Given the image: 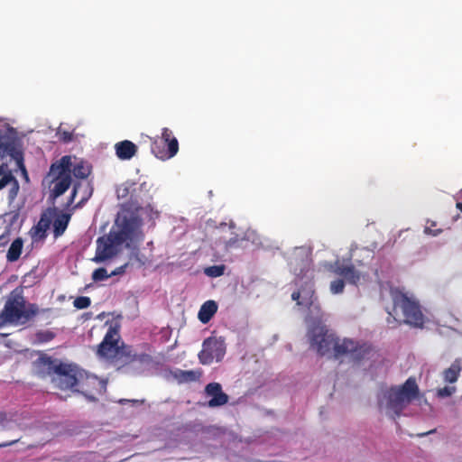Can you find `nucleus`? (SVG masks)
Segmentation results:
<instances>
[{"mask_svg": "<svg viewBox=\"0 0 462 462\" xmlns=\"http://www.w3.org/2000/svg\"><path fill=\"white\" fill-rule=\"evenodd\" d=\"M376 400L379 411L392 420L399 418L402 411L414 401L419 405L428 404L414 377L408 378L402 384L382 387Z\"/></svg>", "mask_w": 462, "mask_h": 462, "instance_id": "obj_1", "label": "nucleus"}, {"mask_svg": "<svg viewBox=\"0 0 462 462\" xmlns=\"http://www.w3.org/2000/svg\"><path fill=\"white\" fill-rule=\"evenodd\" d=\"M92 167L88 162L77 159L73 162L71 156H62L51 163L46 176L49 181L50 197L55 199L63 195L72 185V174L76 179L84 180L90 175Z\"/></svg>", "mask_w": 462, "mask_h": 462, "instance_id": "obj_2", "label": "nucleus"}, {"mask_svg": "<svg viewBox=\"0 0 462 462\" xmlns=\"http://www.w3.org/2000/svg\"><path fill=\"white\" fill-rule=\"evenodd\" d=\"M50 368L55 374L52 382L60 389H72L83 393L90 401H95L96 397L88 393V387H94L99 393L106 391L105 381L98 380L96 376H88L76 365L60 363L51 365Z\"/></svg>", "mask_w": 462, "mask_h": 462, "instance_id": "obj_3", "label": "nucleus"}, {"mask_svg": "<svg viewBox=\"0 0 462 462\" xmlns=\"http://www.w3.org/2000/svg\"><path fill=\"white\" fill-rule=\"evenodd\" d=\"M382 300L389 315L387 318L389 324L392 322L391 319L398 321V318L402 315L404 323L416 328L423 326L424 315L419 301L413 296L402 291H385L382 294Z\"/></svg>", "mask_w": 462, "mask_h": 462, "instance_id": "obj_4", "label": "nucleus"}, {"mask_svg": "<svg viewBox=\"0 0 462 462\" xmlns=\"http://www.w3.org/2000/svg\"><path fill=\"white\" fill-rule=\"evenodd\" d=\"M106 325H108L109 328L103 341L98 345L97 352L100 357L124 364H129L134 361H139L141 363H148L151 361L150 356L146 354H136L134 352L132 346H125L123 343L119 346V329L121 327L119 321H106Z\"/></svg>", "mask_w": 462, "mask_h": 462, "instance_id": "obj_5", "label": "nucleus"}, {"mask_svg": "<svg viewBox=\"0 0 462 462\" xmlns=\"http://www.w3.org/2000/svg\"><path fill=\"white\" fill-rule=\"evenodd\" d=\"M41 312L35 304L28 303L22 295L12 292L0 314V319L4 323L20 326L26 324Z\"/></svg>", "mask_w": 462, "mask_h": 462, "instance_id": "obj_6", "label": "nucleus"}, {"mask_svg": "<svg viewBox=\"0 0 462 462\" xmlns=\"http://www.w3.org/2000/svg\"><path fill=\"white\" fill-rule=\"evenodd\" d=\"M325 320L324 316H317L308 323L307 337L310 347L321 356L334 352L337 341V337L323 325Z\"/></svg>", "mask_w": 462, "mask_h": 462, "instance_id": "obj_7", "label": "nucleus"}, {"mask_svg": "<svg viewBox=\"0 0 462 462\" xmlns=\"http://www.w3.org/2000/svg\"><path fill=\"white\" fill-rule=\"evenodd\" d=\"M150 189L151 186L145 181L141 184L125 181L117 187L116 195L120 199L128 198L125 204L128 210L139 212L143 205H149L152 199Z\"/></svg>", "mask_w": 462, "mask_h": 462, "instance_id": "obj_8", "label": "nucleus"}, {"mask_svg": "<svg viewBox=\"0 0 462 462\" xmlns=\"http://www.w3.org/2000/svg\"><path fill=\"white\" fill-rule=\"evenodd\" d=\"M325 267L338 277L331 282L330 289H344L346 283L356 286L360 280V273L353 264H345L340 260H336L334 263H326Z\"/></svg>", "mask_w": 462, "mask_h": 462, "instance_id": "obj_9", "label": "nucleus"}, {"mask_svg": "<svg viewBox=\"0 0 462 462\" xmlns=\"http://www.w3.org/2000/svg\"><path fill=\"white\" fill-rule=\"evenodd\" d=\"M291 271L298 279L313 278L311 253L305 247L295 248L289 257Z\"/></svg>", "mask_w": 462, "mask_h": 462, "instance_id": "obj_10", "label": "nucleus"}, {"mask_svg": "<svg viewBox=\"0 0 462 462\" xmlns=\"http://www.w3.org/2000/svg\"><path fill=\"white\" fill-rule=\"evenodd\" d=\"M151 151L160 160L165 161L174 157L179 152V142L171 130L162 128L161 137L153 139Z\"/></svg>", "mask_w": 462, "mask_h": 462, "instance_id": "obj_11", "label": "nucleus"}, {"mask_svg": "<svg viewBox=\"0 0 462 462\" xmlns=\"http://www.w3.org/2000/svg\"><path fill=\"white\" fill-rule=\"evenodd\" d=\"M226 354V344L221 337H210L202 344V349L199 353V360L202 365H210L213 361L219 362Z\"/></svg>", "mask_w": 462, "mask_h": 462, "instance_id": "obj_12", "label": "nucleus"}, {"mask_svg": "<svg viewBox=\"0 0 462 462\" xmlns=\"http://www.w3.org/2000/svg\"><path fill=\"white\" fill-rule=\"evenodd\" d=\"M115 238L114 229H111L107 235L97 239V249L93 261L101 263L114 257L118 253L123 243Z\"/></svg>", "mask_w": 462, "mask_h": 462, "instance_id": "obj_13", "label": "nucleus"}, {"mask_svg": "<svg viewBox=\"0 0 462 462\" xmlns=\"http://www.w3.org/2000/svg\"><path fill=\"white\" fill-rule=\"evenodd\" d=\"M291 298L296 301L299 310H309V315L306 318L307 323L312 321L314 317L324 316L320 311L319 304L316 302L314 291H293Z\"/></svg>", "mask_w": 462, "mask_h": 462, "instance_id": "obj_14", "label": "nucleus"}, {"mask_svg": "<svg viewBox=\"0 0 462 462\" xmlns=\"http://www.w3.org/2000/svg\"><path fill=\"white\" fill-rule=\"evenodd\" d=\"M364 354L365 349L357 341L346 337H337L334 348V356L336 358L349 356L353 360H359L363 357Z\"/></svg>", "mask_w": 462, "mask_h": 462, "instance_id": "obj_15", "label": "nucleus"}, {"mask_svg": "<svg viewBox=\"0 0 462 462\" xmlns=\"http://www.w3.org/2000/svg\"><path fill=\"white\" fill-rule=\"evenodd\" d=\"M116 221L118 224V229H114V235L116 236V240L121 241L123 244L128 240H132L135 235V232L138 228V220L136 217H124L120 220Z\"/></svg>", "mask_w": 462, "mask_h": 462, "instance_id": "obj_16", "label": "nucleus"}, {"mask_svg": "<svg viewBox=\"0 0 462 462\" xmlns=\"http://www.w3.org/2000/svg\"><path fill=\"white\" fill-rule=\"evenodd\" d=\"M51 225V217L50 214L42 213L40 220L29 231L32 243L43 242L48 236V229Z\"/></svg>", "mask_w": 462, "mask_h": 462, "instance_id": "obj_17", "label": "nucleus"}, {"mask_svg": "<svg viewBox=\"0 0 462 462\" xmlns=\"http://www.w3.org/2000/svg\"><path fill=\"white\" fill-rule=\"evenodd\" d=\"M205 393L210 397L208 407L215 408L226 404L228 402V396L222 391V386L218 383H210L205 388Z\"/></svg>", "mask_w": 462, "mask_h": 462, "instance_id": "obj_18", "label": "nucleus"}, {"mask_svg": "<svg viewBox=\"0 0 462 462\" xmlns=\"http://www.w3.org/2000/svg\"><path fill=\"white\" fill-rule=\"evenodd\" d=\"M116 156L123 161L132 159L137 152V146L129 140L118 142L115 144Z\"/></svg>", "mask_w": 462, "mask_h": 462, "instance_id": "obj_19", "label": "nucleus"}, {"mask_svg": "<svg viewBox=\"0 0 462 462\" xmlns=\"http://www.w3.org/2000/svg\"><path fill=\"white\" fill-rule=\"evenodd\" d=\"M70 217L71 215L69 213H60L56 217L53 222L51 221L54 238H58L64 234L69 226Z\"/></svg>", "mask_w": 462, "mask_h": 462, "instance_id": "obj_20", "label": "nucleus"}, {"mask_svg": "<svg viewBox=\"0 0 462 462\" xmlns=\"http://www.w3.org/2000/svg\"><path fill=\"white\" fill-rule=\"evenodd\" d=\"M462 369L460 359H456L451 365L445 369L442 373L443 380L445 383H454L457 381Z\"/></svg>", "mask_w": 462, "mask_h": 462, "instance_id": "obj_21", "label": "nucleus"}, {"mask_svg": "<svg viewBox=\"0 0 462 462\" xmlns=\"http://www.w3.org/2000/svg\"><path fill=\"white\" fill-rule=\"evenodd\" d=\"M217 305L214 300L206 301L200 308L199 311V320L206 324L208 323L213 315L217 312Z\"/></svg>", "mask_w": 462, "mask_h": 462, "instance_id": "obj_22", "label": "nucleus"}, {"mask_svg": "<svg viewBox=\"0 0 462 462\" xmlns=\"http://www.w3.org/2000/svg\"><path fill=\"white\" fill-rule=\"evenodd\" d=\"M23 246V240L21 237L14 239L7 251V261L11 263L17 261L21 256Z\"/></svg>", "mask_w": 462, "mask_h": 462, "instance_id": "obj_23", "label": "nucleus"}, {"mask_svg": "<svg viewBox=\"0 0 462 462\" xmlns=\"http://www.w3.org/2000/svg\"><path fill=\"white\" fill-rule=\"evenodd\" d=\"M202 374V372L200 370H195V371H182L178 370L175 373V377L180 382H193L198 380Z\"/></svg>", "mask_w": 462, "mask_h": 462, "instance_id": "obj_24", "label": "nucleus"}, {"mask_svg": "<svg viewBox=\"0 0 462 462\" xmlns=\"http://www.w3.org/2000/svg\"><path fill=\"white\" fill-rule=\"evenodd\" d=\"M17 420L15 416L13 414H7L0 411V428L3 430H11L13 429V424H16Z\"/></svg>", "mask_w": 462, "mask_h": 462, "instance_id": "obj_25", "label": "nucleus"}, {"mask_svg": "<svg viewBox=\"0 0 462 462\" xmlns=\"http://www.w3.org/2000/svg\"><path fill=\"white\" fill-rule=\"evenodd\" d=\"M38 282L35 273H28L23 277L22 283L17 289H29Z\"/></svg>", "mask_w": 462, "mask_h": 462, "instance_id": "obj_26", "label": "nucleus"}, {"mask_svg": "<svg viewBox=\"0 0 462 462\" xmlns=\"http://www.w3.org/2000/svg\"><path fill=\"white\" fill-rule=\"evenodd\" d=\"M226 266L224 264L213 265L205 268L204 273L209 277H219L225 272Z\"/></svg>", "mask_w": 462, "mask_h": 462, "instance_id": "obj_27", "label": "nucleus"}, {"mask_svg": "<svg viewBox=\"0 0 462 462\" xmlns=\"http://www.w3.org/2000/svg\"><path fill=\"white\" fill-rule=\"evenodd\" d=\"M457 391V388L452 385L444 386L442 388H439L436 391V396L440 399L448 398L452 396Z\"/></svg>", "mask_w": 462, "mask_h": 462, "instance_id": "obj_28", "label": "nucleus"}, {"mask_svg": "<svg viewBox=\"0 0 462 462\" xmlns=\"http://www.w3.org/2000/svg\"><path fill=\"white\" fill-rule=\"evenodd\" d=\"M111 276L112 275L107 273L106 268H97L92 273V278L96 282L104 281Z\"/></svg>", "mask_w": 462, "mask_h": 462, "instance_id": "obj_29", "label": "nucleus"}, {"mask_svg": "<svg viewBox=\"0 0 462 462\" xmlns=\"http://www.w3.org/2000/svg\"><path fill=\"white\" fill-rule=\"evenodd\" d=\"M10 182H14V184H17V181H16L15 178L12 175V173L5 172V171H4L3 175L0 177V189H4Z\"/></svg>", "mask_w": 462, "mask_h": 462, "instance_id": "obj_30", "label": "nucleus"}, {"mask_svg": "<svg viewBox=\"0 0 462 462\" xmlns=\"http://www.w3.org/2000/svg\"><path fill=\"white\" fill-rule=\"evenodd\" d=\"M73 305L78 310L86 309L90 305V299L88 297H78L74 300Z\"/></svg>", "mask_w": 462, "mask_h": 462, "instance_id": "obj_31", "label": "nucleus"}, {"mask_svg": "<svg viewBox=\"0 0 462 462\" xmlns=\"http://www.w3.org/2000/svg\"><path fill=\"white\" fill-rule=\"evenodd\" d=\"M59 140L67 143L72 141L73 134L69 131L59 130L58 133Z\"/></svg>", "mask_w": 462, "mask_h": 462, "instance_id": "obj_32", "label": "nucleus"}, {"mask_svg": "<svg viewBox=\"0 0 462 462\" xmlns=\"http://www.w3.org/2000/svg\"><path fill=\"white\" fill-rule=\"evenodd\" d=\"M54 337L51 331H42L36 334V338L39 342H48Z\"/></svg>", "mask_w": 462, "mask_h": 462, "instance_id": "obj_33", "label": "nucleus"}, {"mask_svg": "<svg viewBox=\"0 0 462 462\" xmlns=\"http://www.w3.org/2000/svg\"><path fill=\"white\" fill-rule=\"evenodd\" d=\"M80 187V183L76 181L73 183V187H72V191H71V194L68 199V202L66 204V208H68L70 205L73 204L74 200H75V198L78 194V191H79V189Z\"/></svg>", "mask_w": 462, "mask_h": 462, "instance_id": "obj_34", "label": "nucleus"}, {"mask_svg": "<svg viewBox=\"0 0 462 462\" xmlns=\"http://www.w3.org/2000/svg\"><path fill=\"white\" fill-rule=\"evenodd\" d=\"M80 187V183L76 181L73 183V187H72V191H71V194L68 199V202L66 204V208H68L70 205L73 204L74 200H75V198L78 194V191H79V189Z\"/></svg>", "mask_w": 462, "mask_h": 462, "instance_id": "obj_35", "label": "nucleus"}, {"mask_svg": "<svg viewBox=\"0 0 462 462\" xmlns=\"http://www.w3.org/2000/svg\"><path fill=\"white\" fill-rule=\"evenodd\" d=\"M80 187V183L76 181L73 183V187H72V191H71V194L68 199V202L66 204V208H68L70 205L73 204L74 200H75V198L78 194V191H79V189Z\"/></svg>", "mask_w": 462, "mask_h": 462, "instance_id": "obj_36", "label": "nucleus"}, {"mask_svg": "<svg viewBox=\"0 0 462 462\" xmlns=\"http://www.w3.org/2000/svg\"><path fill=\"white\" fill-rule=\"evenodd\" d=\"M238 243H239V239L237 238V236L232 237V238H230V239H228V240L224 242L225 248L226 250H229V249L237 247L238 246Z\"/></svg>", "mask_w": 462, "mask_h": 462, "instance_id": "obj_37", "label": "nucleus"}, {"mask_svg": "<svg viewBox=\"0 0 462 462\" xmlns=\"http://www.w3.org/2000/svg\"><path fill=\"white\" fill-rule=\"evenodd\" d=\"M127 266H128V263H125V264L116 268L114 271H112L110 273V275L114 276V275H118V274L124 273L125 272V269Z\"/></svg>", "mask_w": 462, "mask_h": 462, "instance_id": "obj_38", "label": "nucleus"}, {"mask_svg": "<svg viewBox=\"0 0 462 462\" xmlns=\"http://www.w3.org/2000/svg\"><path fill=\"white\" fill-rule=\"evenodd\" d=\"M10 232L6 231L5 234L0 236V246L6 245L9 242Z\"/></svg>", "mask_w": 462, "mask_h": 462, "instance_id": "obj_39", "label": "nucleus"}, {"mask_svg": "<svg viewBox=\"0 0 462 462\" xmlns=\"http://www.w3.org/2000/svg\"><path fill=\"white\" fill-rule=\"evenodd\" d=\"M19 439H20L18 438V439H14V440H12V441H10V442L0 443V448H5V447L11 446V445H13V444H14V443L18 442V441H19Z\"/></svg>", "mask_w": 462, "mask_h": 462, "instance_id": "obj_40", "label": "nucleus"}, {"mask_svg": "<svg viewBox=\"0 0 462 462\" xmlns=\"http://www.w3.org/2000/svg\"><path fill=\"white\" fill-rule=\"evenodd\" d=\"M457 208L462 212V202H457L456 205Z\"/></svg>", "mask_w": 462, "mask_h": 462, "instance_id": "obj_41", "label": "nucleus"}, {"mask_svg": "<svg viewBox=\"0 0 462 462\" xmlns=\"http://www.w3.org/2000/svg\"><path fill=\"white\" fill-rule=\"evenodd\" d=\"M3 171H4V167L0 166V177L3 175Z\"/></svg>", "mask_w": 462, "mask_h": 462, "instance_id": "obj_42", "label": "nucleus"}]
</instances>
